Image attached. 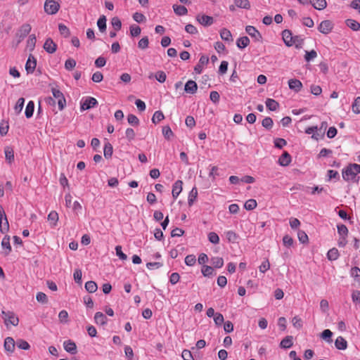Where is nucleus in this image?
Returning <instances> with one entry per match:
<instances>
[{"label":"nucleus","mask_w":360,"mask_h":360,"mask_svg":"<svg viewBox=\"0 0 360 360\" xmlns=\"http://www.w3.org/2000/svg\"><path fill=\"white\" fill-rule=\"evenodd\" d=\"M198 196V189L196 187H193L188 193V204L191 206Z\"/></svg>","instance_id":"obj_34"},{"label":"nucleus","mask_w":360,"mask_h":360,"mask_svg":"<svg viewBox=\"0 0 360 360\" xmlns=\"http://www.w3.org/2000/svg\"><path fill=\"white\" fill-rule=\"evenodd\" d=\"M85 289L87 292L93 293L97 290L98 286L96 282L89 281L85 283Z\"/></svg>","instance_id":"obj_41"},{"label":"nucleus","mask_w":360,"mask_h":360,"mask_svg":"<svg viewBox=\"0 0 360 360\" xmlns=\"http://www.w3.org/2000/svg\"><path fill=\"white\" fill-rule=\"evenodd\" d=\"M173 9L174 13L179 16L185 15L188 13L187 8L181 5L174 4Z\"/></svg>","instance_id":"obj_30"},{"label":"nucleus","mask_w":360,"mask_h":360,"mask_svg":"<svg viewBox=\"0 0 360 360\" xmlns=\"http://www.w3.org/2000/svg\"><path fill=\"white\" fill-rule=\"evenodd\" d=\"M209 62V58L206 56H202L200 58L198 63L194 67V72L196 74H200L202 71L203 66L207 65Z\"/></svg>","instance_id":"obj_13"},{"label":"nucleus","mask_w":360,"mask_h":360,"mask_svg":"<svg viewBox=\"0 0 360 360\" xmlns=\"http://www.w3.org/2000/svg\"><path fill=\"white\" fill-rule=\"evenodd\" d=\"M332 335L333 333L329 329H326L321 333V337L328 342L330 343L333 341L331 339Z\"/></svg>","instance_id":"obj_50"},{"label":"nucleus","mask_w":360,"mask_h":360,"mask_svg":"<svg viewBox=\"0 0 360 360\" xmlns=\"http://www.w3.org/2000/svg\"><path fill=\"white\" fill-rule=\"evenodd\" d=\"M245 31L255 41H262V34L254 26H251V25L246 26Z\"/></svg>","instance_id":"obj_9"},{"label":"nucleus","mask_w":360,"mask_h":360,"mask_svg":"<svg viewBox=\"0 0 360 360\" xmlns=\"http://www.w3.org/2000/svg\"><path fill=\"white\" fill-rule=\"evenodd\" d=\"M316 57H317V53L315 50H311L310 51H306L304 59L307 62H310L311 60H313Z\"/></svg>","instance_id":"obj_53"},{"label":"nucleus","mask_w":360,"mask_h":360,"mask_svg":"<svg viewBox=\"0 0 360 360\" xmlns=\"http://www.w3.org/2000/svg\"><path fill=\"white\" fill-rule=\"evenodd\" d=\"M208 240L211 243L214 245L219 243V237L215 232H210L208 234Z\"/></svg>","instance_id":"obj_57"},{"label":"nucleus","mask_w":360,"mask_h":360,"mask_svg":"<svg viewBox=\"0 0 360 360\" xmlns=\"http://www.w3.org/2000/svg\"><path fill=\"white\" fill-rule=\"evenodd\" d=\"M333 23L330 20L322 21L318 27V30L320 32L324 34L330 33L333 29Z\"/></svg>","instance_id":"obj_10"},{"label":"nucleus","mask_w":360,"mask_h":360,"mask_svg":"<svg viewBox=\"0 0 360 360\" xmlns=\"http://www.w3.org/2000/svg\"><path fill=\"white\" fill-rule=\"evenodd\" d=\"M5 156L6 160L11 163L14 160V153L11 147L7 146L4 149Z\"/></svg>","instance_id":"obj_37"},{"label":"nucleus","mask_w":360,"mask_h":360,"mask_svg":"<svg viewBox=\"0 0 360 360\" xmlns=\"http://www.w3.org/2000/svg\"><path fill=\"white\" fill-rule=\"evenodd\" d=\"M112 152H113L112 146L109 142H107L105 144L104 148H103L104 157L106 159L110 158L112 157Z\"/></svg>","instance_id":"obj_36"},{"label":"nucleus","mask_w":360,"mask_h":360,"mask_svg":"<svg viewBox=\"0 0 360 360\" xmlns=\"http://www.w3.org/2000/svg\"><path fill=\"white\" fill-rule=\"evenodd\" d=\"M310 4L316 10H323L327 6V2L326 0H311Z\"/></svg>","instance_id":"obj_25"},{"label":"nucleus","mask_w":360,"mask_h":360,"mask_svg":"<svg viewBox=\"0 0 360 360\" xmlns=\"http://www.w3.org/2000/svg\"><path fill=\"white\" fill-rule=\"evenodd\" d=\"M291 160H292V159H291L290 155L288 153V152L285 151L279 157L278 162L281 166L286 167L290 165V163L291 162Z\"/></svg>","instance_id":"obj_14"},{"label":"nucleus","mask_w":360,"mask_h":360,"mask_svg":"<svg viewBox=\"0 0 360 360\" xmlns=\"http://www.w3.org/2000/svg\"><path fill=\"white\" fill-rule=\"evenodd\" d=\"M210 262L213 266V268L220 269L224 266V259L220 257H212L210 259Z\"/></svg>","instance_id":"obj_28"},{"label":"nucleus","mask_w":360,"mask_h":360,"mask_svg":"<svg viewBox=\"0 0 360 360\" xmlns=\"http://www.w3.org/2000/svg\"><path fill=\"white\" fill-rule=\"evenodd\" d=\"M32 27L28 23L22 25L16 32V37L18 38V43H20L31 31Z\"/></svg>","instance_id":"obj_6"},{"label":"nucleus","mask_w":360,"mask_h":360,"mask_svg":"<svg viewBox=\"0 0 360 360\" xmlns=\"http://www.w3.org/2000/svg\"><path fill=\"white\" fill-rule=\"evenodd\" d=\"M221 38L226 41L230 42L233 41L232 34L231 32L226 28H223L220 31Z\"/></svg>","instance_id":"obj_31"},{"label":"nucleus","mask_w":360,"mask_h":360,"mask_svg":"<svg viewBox=\"0 0 360 360\" xmlns=\"http://www.w3.org/2000/svg\"><path fill=\"white\" fill-rule=\"evenodd\" d=\"M250 44V39L248 37H239L236 41V45L240 49H243Z\"/></svg>","instance_id":"obj_27"},{"label":"nucleus","mask_w":360,"mask_h":360,"mask_svg":"<svg viewBox=\"0 0 360 360\" xmlns=\"http://www.w3.org/2000/svg\"><path fill=\"white\" fill-rule=\"evenodd\" d=\"M292 340H293V338L292 336L291 335H287L286 337H285L281 342L280 343V347L283 349H288V348H290L292 345H293V342H292Z\"/></svg>","instance_id":"obj_22"},{"label":"nucleus","mask_w":360,"mask_h":360,"mask_svg":"<svg viewBox=\"0 0 360 360\" xmlns=\"http://www.w3.org/2000/svg\"><path fill=\"white\" fill-rule=\"evenodd\" d=\"M346 25L353 31H358L360 30V23L353 19H347L346 20Z\"/></svg>","instance_id":"obj_35"},{"label":"nucleus","mask_w":360,"mask_h":360,"mask_svg":"<svg viewBox=\"0 0 360 360\" xmlns=\"http://www.w3.org/2000/svg\"><path fill=\"white\" fill-rule=\"evenodd\" d=\"M164 118H165V116H164L163 112L161 110H157L155 112V113L153 115L152 122H153V123L156 124L158 122H160V121H162V120H164Z\"/></svg>","instance_id":"obj_42"},{"label":"nucleus","mask_w":360,"mask_h":360,"mask_svg":"<svg viewBox=\"0 0 360 360\" xmlns=\"http://www.w3.org/2000/svg\"><path fill=\"white\" fill-rule=\"evenodd\" d=\"M282 38L285 43V44L290 47L293 45V38L294 36H292V34L290 30H284L282 32Z\"/></svg>","instance_id":"obj_11"},{"label":"nucleus","mask_w":360,"mask_h":360,"mask_svg":"<svg viewBox=\"0 0 360 360\" xmlns=\"http://www.w3.org/2000/svg\"><path fill=\"white\" fill-rule=\"evenodd\" d=\"M111 25L115 31H119L122 27V22L118 17L112 18Z\"/></svg>","instance_id":"obj_47"},{"label":"nucleus","mask_w":360,"mask_h":360,"mask_svg":"<svg viewBox=\"0 0 360 360\" xmlns=\"http://www.w3.org/2000/svg\"><path fill=\"white\" fill-rule=\"evenodd\" d=\"M214 268L207 265H203L201 269V273L205 277H212L214 275Z\"/></svg>","instance_id":"obj_33"},{"label":"nucleus","mask_w":360,"mask_h":360,"mask_svg":"<svg viewBox=\"0 0 360 360\" xmlns=\"http://www.w3.org/2000/svg\"><path fill=\"white\" fill-rule=\"evenodd\" d=\"M225 236L230 243H235L238 239V235L233 231H227L225 232Z\"/></svg>","instance_id":"obj_43"},{"label":"nucleus","mask_w":360,"mask_h":360,"mask_svg":"<svg viewBox=\"0 0 360 360\" xmlns=\"http://www.w3.org/2000/svg\"><path fill=\"white\" fill-rule=\"evenodd\" d=\"M36 60L34 56H32V55L30 56L28 58L26 65H25V69L27 72V73H32L34 70L36 68Z\"/></svg>","instance_id":"obj_19"},{"label":"nucleus","mask_w":360,"mask_h":360,"mask_svg":"<svg viewBox=\"0 0 360 360\" xmlns=\"http://www.w3.org/2000/svg\"><path fill=\"white\" fill-rule=\"evenodd\" d=\"M274 122L273 120L269 117H266L263 119L262 122V125L266 129H271L273 127Z\"/></svg>","instance_id":"obj_48"},{"label":"nucleus","mask_w":360,"mask_h":360,"mask_svg":"<svg viewBox=\"0 0 360 360\" xmlns=\"http://www.w3.org/2000/svg\"><path fill=\"white\" fill-rule=\"evenodd\" d=\"M351 276L354 278V279L359 282L360 281V269L359 267L354 266L351 269L350 271Z\"/></svg>","instance_id":"obj_59"},{"label":"nucleus","mask_w":360,"mask_h":360,"mask_svg":"<svg viewBox=\"0 0 360 360\" xmlns=\"http://www.w3.org/2000/svg\"><path fill=\"white\" fill-rule=\"evenodd\" d=\"M288 86L291 90L299 92L302 87V84L297 79H291L288 81Z\"/></svg>","instance_id":"obj_17"},{"label":"nucleus","mask_w":360,"mask_h":360,"mask_svg":"<svg viewBox=\"0 0 360 360\" xmlns=\"http://www.w3.org/2000/svg\"><path fill=\"white\" fill-rule=\"evenodd\" d=\"M352 111L355 113H360V97H357L352 103Z\"/></svg>","instance_id":"obj_63"},{"label":"nucleus","mask_w":360,"mask_h":360,"mask_svg":"<svg viewBox=\"0 0 360 360\" xmlns=\"http://www.w3.org/2000/svg\"><path fill=\"white\" fill-rule=\"evenodd\" d=\"M34 110V103L32 101L28 102L25 108V116L27 118H30L33 115Z\"/></svg>","instance_id":"obj_38"},{"label":"nucleus","mask_w":360,"mask_h":360,"mask_svg":"<svg viewBox=\"0 0 360 360\" xmlns=\"http://www.w3.org/2000/svg\"><path fill=\"white\" fill-rule=\"evenodd\" d=\"M127 121L128 123L132 126H138L140 122L139 118L133 114H129L127 116Z\"/></svg>","instance_id":"obj_54"},{"label":"nucleus","mask_w":360,"mask_h":360,"mask_svg":"<svg viewBox=\"0 0 360 360\" xmlns=\"http://www.w3.org/2000/svg\"><path fill=\"white\" fill-rule=\"evenodd\" d=\"M44 7L47 14L53 15L58 12L60 5L56 0H46Z\"/></svg>","instance_id":"obj_4"},{"label":"nucleus","mask_w":360,"mask_h":360,"mask_svg":"<svg viewBox=\"0 0 360 360\" xmlns=\"http://www.w3.org/2000/svg\"><path fill=\"white\" fill-rule=\"evenodd\" d=\"M94 321L96 323L103 326L107 323V317L102 312H96L94 315Z\"/></svg>","instance_id":"obj_23"},{"label":"nucleus","mask_w":360,"mask_h":360,"mask_svg":"<svg viewBox=\"0 0 360 360\" xmlns=\"http://www.w3.org/2000/svg\"><path fill=\"white\" fill-rule=\"evenodd\" d=\"M340 257L339 251L337 248H333L327 252V258L330 261L337 260Z\"/></svg>","instance_id":"obj_26"},{"label":"nucleus","mask_w":360,"mask_h":360,"mask_svg":"<svg viewBox=\"0 0 360 360\" xmlns=\"http://www.w3.org/2000/svg\"><path fill=\"white\" fill-rule=\"evenodd\" d=\"M135 131L132 128H127L125 131V137L129 141H132L135 139Z\"/></svg>","instance_id":"obj_55"},{"label":"nucleus","mask_w":360,"mask_h":360,"mask_svg":"<svg viewBox=\"0 0 360 360\" xmlns=\"http://www.w3.org/2000/svg\"><path fill=\"white\" fill-rule=\"evenodd\" d=\"M328 123L327 122L324 121L321 123L320 127L317 126V130H316V133H314L313 135H311V139L318 141L320 139H322L324 137L325 131L327 129Z\"/></svg>","instance_id":"obj_8"},{"label":"nucleus","mask_w":360,"mask_h":360,"mask_svg":"<svg viewBox=\"0 0 360 360\" xmlns=\"http://www.w3.org/2000/svg\"><path fill=\"white\" fill-rule=\"evenodd\" d=\"M1 316L4 319V323L6 326L8 328L10 325L13 326H16L18 325L19 319L14 314V312L11 311H1Z\"/></svg>","instance_id":"obj_2"},{"label":"nucleus","mask_w":360,"mask_h":360,"mask_svg":"<svg viewBox=\"0 0 360 360\" xmlns=\"http://www.w3.org/2000/svg\"><path fill=\"white\" fill-rule=\"evenodd\" d=\"M360 173V165L354 163L349 164L346 168L343 169L342 175L345 181H349L350 180L358 182L359 176L356 175Z\"/></svg>","instance_id":"obj_1"},{"label":"nucleus","mask_w":360,"mask_h":360,"mask_svg":"<svg viewBox=\"0 0 360 360\" xmlns=\"http://www.w3.org/2000/svg\"><path fill=\"white\" fill-rule=\"evenodd\" d=\"M297 236L300 242L302 243H305L308 241V236L304 231L299 230L297 232Z\"/></svg>","instance_id":"obj_62"},{"label":"nucleus","mask_w":360,"mask_h":360,"mask_svg":"<svg viewBox=\"0 0 360 360\" xmlns=\"http://www.w3.org/2000/svg\"><path fill=\"white\" fill-rule=\"evenodd\" d=\"M44 49L46 52L49 53H53L56 50V44L51 38H49L46 40L44 44Z\"/></svg>","instance_id":"obj_18"},{"label":"nucleus","mask_w":360,"mask_h":360,"mask_svg":"<svg viewBox=\"0 0 360 360\" xmlns=\"http://www.w3.org/2000/svg\"><path fill=\"white\" fill-rule=\"evenodd\" d=\"M1 247L3 248L4 253L6 255H8L11 252V245L10 243V237L8 236H6L2 241H1Z\"/></svg>","instance_id":"obj_21"},{"label":"nucleus","mask_w":360,"mask_h":360,"mask_svg":"<svg viewBox=\"0 0 360 360\" xmlns=\"http://www.w3.org/2000/svg\"><path fill=\"white\" fill-rule=\"evenodd\" d=\"M162 132L165 138L167 140H169L174 136L173 131L168 125L162 127Z\"/></svg>","instance_id":"obj_44"},{"label":"nucleus","mask_w":360,"mask_h":360,"mask_svg":"<svg viewBox=\"0 0 360 360\" xmlns=\"http://www.w3.org/2000/svg\"><path fill=\"white\" fill-rule=\"evenodd\" d=\"M25 99L23 98H20L14 107V110L17 114H19L24 106Z\"/></svg>","instance_id":"obj_51"},{"label":"nucleus","mask_w":360,"mask_h":360,"mask_svg":"<svg viewBox=\"0 0 360 360\" xmlns=\"http://www.w3.org/2000/svg\"><path fill=\"white\" fill-rule=\"evenodd\" d=\"M293 45L295 46L296 49H301L302 47V45L304 44V39L301 36H294L293 38Z\"/></svg>","instance_id":"obj_52"},{"label":"nucleus","mask_w":360,"mask_h":360,"mask_svg":"<svg viewBox=\"0 0 360 360\" xmlns=\"http://www.w3.org/2000/svg\"><path fill=\"white\" fill-rule=\"evenodd\" d=\"M352 300L355 304H360V291L354 290L352 293Z\"/></svg>","instance_id":"obj_64"},{"label":"nucleus","mask_w":360,"mask_h":360,"mask_svg":"<svg viewBox=\"0 0 360 360\" xmlns=\"http://www.w3.org/2000/svg\"><path fill=\"white\" fill-rule=\"evenodd\" d=\"M98 105L97 100L91 96L83 97L80 101V108L82 111L87 110L96 107Z\"/></svg>","instance_id":"obj_3"},{"label":"nucleus","mask_w":360,"mask_h":360,"mask_svg":"<svg viewBox=\"0 0 360 360\" xmlns=\"http://www.w3.org/2000/svg\"><path fill=\"white\" fill-rule=\"evenodd\" d=\"M36 41H37V39H36V37L34 34H31L29 36V38L27 41V49L30 51H32L34 50V49L35 47Z\"/></svg>","instance_id":"obj_40"},{"label":"nucleus","mask_w":360,"mask_h":360,"mask_svg":"<svg viewBox=\"0 0 360 360\" xmlns=\"http://www.w3.org/2000/svg\"><path fill=\"white\" fill-rule=\"evenodd\" d=\"M8 229L9 224L7 219V217L2 206L0 205V231L2 233H5L8 231Z\"/></svg>","instance_id":"obj_7"},{"label":"nucleus","mask_w":360,"mask_h":360,"mask_svg":"<svg viewBox=\"0 0 360 360\" xmlns=\"http://www.w3.org/2000/svg\"><path fill=\"white\" fill-rule=\"evenodd\" d=\"M196 262V258L194 255H188L185 257V264L187 266H192Z\"/></svg>","instance_id":"obj_60"},{"label":"nucleus","mask_w":360,"mask_h":360,"mask_svg":"<svg viewBox=\"0 0 360 360\" xmlns=\"http://www.w3.org/2000/svg\"><path fill=\"white\" fill-rule=\"evenodd\" d=\"M51 91L53 97L58 101L59 110H63L66 105V100L63 94L60 91V90L54 87L51 89Z\"/></svg>","instance_id":"obj_5"},{"label":"nucleus","mask_w":360,"mask_h":360,"mask_svg":"<svg viewBox=\"0 0 360 360\" xmlns=\"http://www.w3.org/2000/svg\"><path fill=\"white\" fill-rule=\"evenodd\" d=\"M106 17L105 15H101L97 21V26L101 32H104L106 30Z\"/></svg>","instance_id":"obj_39"},{"label":"nucleus","mask_w":360,"mask_h":360,"mask_svg":"<svg viewBox=\"0 0 360 360\" xmlns=\"http://www.w3.org/2000/svg\"><path fill=\"white\" fill-rule=\"evenodd\" d=\"M183 181L181 180L176 181L172 186V197L174 200H176L179 195L182 191Z\"/></svg>","instance_id":"obj_12"},{"label":"nucleus","mask_w":360,"mask_h":360,"mask_svg":"<svg viewBox=\"0 0 360 360\" xmlns=\"http://www.w3.org/2000/svg\"><path fill=\"white\" fill-rule=\"evenodd\" d=\"M198 90V85L193 80H188L184 86V91L186 93L194 94Z\"/></svg>","instance_id":"obj_15"},{"label":"nucleus","mask_w":360,"mask_h":360,"mask_svg":"<svg viewBox=\"0 0 360 360\" xmlns=\"http://www.w3.org/2000/svg\"><path fill=\"white\" fill-rule=\"evenodd\" d=\"M233 3L240 8L249 10L251 7L249 0H233Z\"/></svg>","instance_id":"obj_32"},{"label":"nucleus","mask_w":360,"mask_h":360,"mask_svg":"<svg viewBox=\"0 0 360 360\" xmlns=\"http://www.w3.org/2000/svg\"><path fill=\"white\" fill-rule=\"evenodd\" d=\"M148 37H144L141 38L138 42V47L142 50H144L148 47Z\"/></svg>","instance_id":"obj_56"},{"label":"nucleus","mask_w":360,"mask_h":360,"mask_svg":"<svg viewBox=\"0 0 360 360\" xmlns=\"http://www.w3.org/2000/svg\"><path fill=\"white\" fill-rule=\"evenodd\" d=\"M338 228V232L340 237H347L348 235V229L347 227L344 224H340L337 226Z\"/></svg>","instance_id":"obj_49"},{"label":"nucleus","mask_w":360,"mask_h":360,"mask_svg":"<svg viewBox=\"0 0 360 360\" xmlns=\"http://www.w3.org/2000/svg\"><path fill=\"white\" fill-rule=\"evenodd\" d=\"M274 142L275 147L279 149L283 148L287 144V141L282 138H277Z\"/></svg>","instance_id":"obj_61"},{"label":"nucleus","mask_w":360,"mask_h":360,"mask_svg":"<svg viewBox=\"0 0 360 360\" xmlns=\"http://www.w3.org/2000/svg\"><path fill=\"white\" fill-rule=\"evenodd\" d=\"M197 20L203 26H210L213 22V18L207 15H198Z\"/></svg>","instance_id":"obj_16"},{"label":"nucleus","mask_w":360,"mask_h":360,"mask_svg":"<svg viewBox=\"0 0 360 360\" xmlns=\"http://www.w3.org/2000/svg\"><path fill=\"white\" fill-rule=\"evenodd\" d=\"M48 220L52 226H55L58 220V215L56 212L52 211L48 215Z\"/></svg>","instance_id":"obj_46"},{"label":"nucleus","mask_w":360,"mask_h":360,"mask_svg":"<svg viewBox=\"0 0 360 360\" xmlns=\"http://www.w3.org/2000/svg\"><path fill=\"white\" fill-rule=\"evenodd\" d=\"M4 348L7 352H13L15 349V341L13 338L8 337L4 340Z\"/></svg>","instance_id":"obj_24"},{"label":"nucleus","mask_w":360,"mask_h":360,"mask_svg":"<svg viewBox=\"0 0 360 360\" xmlns=\"http://www.w3.org/2000/svg\"><path fill=\"white\" fill-rule=\"evenodd\" d=\"M335 346L339 350H345L347 348V342L342 336H338L335 341Z\"/></svg>","instance_id":"obj_20"},{"label":"nucleus","mask_w":360,"mask_h":360,"mask_svg":"<svg viewBox=\"0 0 360 360\" xmlns=\"http://www.w3.org/2000/svg\"><path fill=\"white\" fill-rule=\"evenodd\" d=\"M141 29L136 25H132L130 26V34L131 37H137L141 34Z\"/></svg>","instance_id":"obj_58"},{"label":"nucleus","mask_w":360,"mask_h":360,"mask_svg":"<svg viewBox=\"0 0 360 360\" xmlns=\"http://www.w3.org/2000/svg\"><path fill=\"white\" fill-rule=\"evenodd\" d=\"M257 201L255 199H249L245 202L244 207L247 210H252L257 207Z\"/></svg>","instance_id":"obj_45"},{"label":"nucleus","mask_w":360,"mask_h":360,"mask_svg":"<svg viewBox=\"0 0 360 360\" xmlns=\"http://www.w3.org/2000/svg\"><path fill=\"white\" fill-rule=\"evenodd\" d=\"M266 108L271 111H276L279 106L278 103L272 98H267L265 101Z\"/></svg>","instance_id":"obj_29"}]
</instances>
